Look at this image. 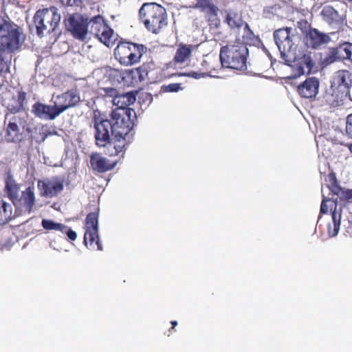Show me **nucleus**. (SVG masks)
Instances as JSON below:
<instances>
[{"instance_id":"obj_39","label":"nucleus","mask_w":352,"mask_h":352,"mask_svg":"<svg viewBox=\"0 0 352 352\" xmlns=\"http://www.w3.org/2000/svg\"><path fill=\"white\" fill-rule=\"evenodd\" d=\"M61 4L67 7L82 8V0H60Z\"/></svg>"},{"instance_id":"obj_36","label":"nucleus","mask_w":352,"mask_h":352,"mask_svg":"<svg viewBox=\"0 0 352 352\" xmlns=\"http://www.w3.org/2000/svg\"><path fill=\"white\" fill-rule=\"evenodd\" d=\"M219 8L217 6H212L211 10H207L206 17L208 19V22L210 26H213L214 28H217L220 24V20L218 18Z\"/></svg>"},{"instance_id":"obj_12","label":"nucleus","mask_w":352,"mask_h":352,"mask_svg":"<svg viewBox=\"0 0 352 352\" xmlns=\"http://www.w3.org/2000/svg\"><path fill=\"white\" fill-rule=\"evenodd\" d=\"M136 100V97L132 92H127L122 94H117L115 98H113V104L117 107L112 111H118L120 114L121 119L124 121L126 120H131L129 112L130 109L129 107L133 104Z\"/></svg>"},{"instance_id":"obj_13","label":"nucleus","mask_w":352,"mask_h":352,"mask_svg":"<svg viewBox=\"0 0 352 352\" xmlns=\"http://www.w3.org/2000/svg\"><path fill=\"white\" fill-rule=\"evenodd\" d=\"M333 34L332 32L330 34L323 33L314 28L311 30H309L305 36H303V41L308 48L319 49L321 46L331 41L330 34Z\"/></svg>"},{"instance_id":"obj_20","label":"nucleus","mask_w":352,"mask_h":352,"mask_svg":"<svg viewBox=\"0 0 352 352\" xmlns=\"http://www.w3.org/2000/svg\"><path fill=\"white\" fill-rule=\"evenodd\" d=\"M320 82L316 77L307 78L297 87L298 94L304 98H313L318 93Z\"/></svg>"},{"instance_id":"obj_17","label":"nucleus","mask_w":352,"mask_h":352,"mask_svg":"<svg viewBox=\"0 0 352 352\" xmlns=\"http://www.w3.org/2000/svg\"><path fill=\"white\" fill-rule=\"evenodd\" d=\"M328 178L329 183L327 186L332 194L337 196V198L333 201L335 204V208H336L338 199L340 201H350L352 199V190H344L341 188L338 184V181L334 173H330L328 175Z\"/></svg>"},{"instance_id":"obj_22","label":"nucleus","mask_w":352,"mask_h":352,"mask_svg":"<svg viewBox=\"0 0 352 352\" xmlns=\"http://www.w3.org/2000/svg\"><path fill=\"white\" fill-rule=\"evenodd\" d=\"M126 135H115L109 139L108 143L104 146L107 148L106 153L109 156H118L120 153H124L126 149Z\"/></svg>"},{"instance_id":"obj_19","label":"nucleus","mask_w":352,"mask_h":352,"mask_svg":"<svg viewBox=\"0 0 352 352\" xmlns=\"http://www.w3.org/2000/svg\"><path fill=\"white\" fill-rule=\"evenodd\" d=\"M291 28H280L274 32L275 43L281 54H286L292 50L293 42L290 36Z\"/></svg>"},{"instance_id":"obj_7","label":"nucleus","mask_w":352,"mask_h":352,"mask_svg":"<svg viewBox=\"0 0 352 352\" xmlns=\"http://www.w3.org/2000/svg\"><path fill=\"white\" fill-rule=\"evenodd\" d=\"M60 21V15L57 12L56 7H50L38 10L34 16L36 28V33L42 37L45 34L53 32L58 27Z\"/></svg>"},{"instance_id":"obj_40","label":"nucleus","mask_w":352,"mask_h":352,"mask_svg":"<svg viewBox=\"0 0 352 352\" xmlns=\"http://www.w3.org/2000/svg\"><path fill=\"white\" fill-rule=\"evenodd\" d=\"M298 27L301 30L303 36H305L309 30H311L314 28L306 20L304 19L300 20L298 22Z\"/></svg>"},{"instance_id":"obj_31","label":"nucleus","mask_w":352,"mask_h":352,"mask_svg":"<svg viewBox=\"0 0 352 352\" xmlns=\"http://www.w3.org/2000/svg\"><path fill=\"white\" fill-rule=\"evenodd\" d=\"M332 221L327 225V232L329 236L333 237L338 234L341 220V214L334 210L331 213Z\"/></svg>"},{"instance_id":"obj_14","label":"nucleus","mask_w":352,"mask_h":352,"mask_svg":"<svg viewBox=\"0 0 352 352\" xmlns=\"http://www.w3.org/2000/svg\"><path fill=\"white\" fill-rule=\"evenodd\" d=\"M80 101V98L77 89H72L57 96L56 107L60 114L67 109L76 106Z\"/></svg>"},{"instance_id":"obj_6","label":"nucleus","mask_w":352,"mask_h":352,"mask_svg":"<svg viewBox=\"0 0 352 352\" xmlns=\"http://www.w3.org/2000/svg\"><path fill=\"white\" fill-rule=\"evenodd\" d=\"M89 212L85 218V232L84 243L89 248L97 250H102L98 235V218L100 208L98 204L89 205Z\"/></svg>"},{"instance_id":"obj_48","label":"nucleus","mask_w":352,"mask_h":352,"mask_svg":"<svg viewBox=\"0 0 352 352\" xmlns=\"http://www.w3.org/2000/svg\"><path fill=\"white\" fill-rule=\"evenodd\" d=\"M5 67H6L5 70L3 69V68H1L0 69V75L3 76V74H6V73L10 72L9 67L8 65H5Z\"/></svg>"},{"instance_id":"obj_46","label":"nucleus","mask_w":352,"mask_h":352,"mask_svg":"<svg viewBox=\"0 0 352 352\" xmlns=\"http://www.w3.org/2000/svg\"><path fill=\"white\" fill-rule=\"evenodd\" d=\"M181 89V85L179 83H172L167 86V89L171 92H176Z\"/></svg>"},{"instance_id":"obj_51","label":"nucleus","mask_w":352,"mask_h":352,"mask_svg":"<svg viewBox=\"0 0 352 352\" xmlns=\"http://www.w3.org/2000/svg\"><path fill=\"white\" fill-rule=\"evenodd\" d=\"M348 1L352 2V0H348Z\"/></svg>"},{"instance_id":"obj_5","label":"nucleus","mask_w":352,"mask_h":352,"mask_svg":"<svg viewBox=\"0 0 352 352\" xmlns=\"http://www.w3.org/2000/svg\"><path fill=\"white\" fill-rule=\"evenodd\" d=\"M139 16L146 30L158 34L167 25V14L164 7L156 3H145L139 10Z\"/></svg>"},{"instance_id":"obj_9","label":"nucleus","mask_w":352,"mask_h":352,"mask_svg":"<svg viewBox=\"0 0 352 352\" xmlns=\"http://www.w3.org/2000/svg\"><path fill=\"white\" fill-rule=\"evenodd\" d=\"M65 29L78 41H84L88 34L89 21L80 14H71L65 20Z\"/></svg>"},{"instance_id":"obj_10","label":"nucleus","mask_w":352,"mask_h":352,"mask_svg":"<svg viewBox=\"0 0 352 352\" xmlns=\"http://www.w3.org/2000/svg\"><path fill=\"white\" fill-rule=\"evenodd\" d=\"M37 187L40 192L41 197H54L63 191L64 188V180L58 177L38 180Z\"/></svg>"},{"instance_id":"obj_37","label":"nucleus","mask_w":352,"mask_h":352,"mask_svg":"<svg viewBox=\"0 0 352 352\" xmlns=\"http://www.w3.org/2000/svg\"><path fill=\"white\" fill-rule=\"evenodd\" d=\"M43 228L46 230H56L60 231L65 229V225L60 223L54 222L50 219H43L41 221Z\"/></svg>"},{"instance_id":"obj_44","label":"nucleus","mask_w":352,"mask_h":352,"mask_svg":"<svg viewBox=\"0 0 352 352\" xmlns=\"http://www.w3.org/2000/svg\"><path fill=\"white\" fill-rule=\"evenodd\" d=\"M65 229H63V230H60V232H62L63 234H67V237L71 241H75L77 237L76 232L72 230L70 228H69L67 226H65Z\"/></svg>"},{"instance_id":"obj_32","label":"nucleus","mask_w":352,"mask_h":352,"mask_svg":"<svg viewBox=\"0 0 352 352\" xmlns=\"http://www.w3.org/2000/svg\"><path fill=\"white\" fill-rule=\"evenodd\" d=\"M19 189L20 186L12 176H8L6 179V192L12 201L19 197Z\"/></svg>"},{"instance_id":"obj_16","label":"nucleus","mask_w":352,"mask_h":352,"mask_svg":"<svg viewBox=\"0 0 352 352\" xmlns=\"http://www.w3.org/2000/svg\"><path fill=\"white\" fill-rule=\"evenodd\" d=\"M225 22L228 26L232 29L239 30L244 25L245 34L243 36L244 39L252 40V37L254 36L253 32L250 30L249 25L245 23L241 15L236 12H229L227 13Z\"/></svg>"},{"instance_id":"obj_26","label":"nucleus","mask_w":352,"mask_h":352,"mask_svg":"<svg viewBox=\"0 0 352 352\" xmlns=\"http://www.w3.org/2000/svg\"><path fill=\"white\" fill-rule=\"evenodd\" d=\"M148 74L146 69L143 67H139L133 69H125L122 73V78L124 83H133V79L135 77H138L140 81H142L145 79Z\"/></svg>"},{"instance_id":"obj_8","label":"nucleus","mask_w":352,"mask_h":352,"mask_svg":"<svg viewBox=\"0 0 352 352\" xmlns=\"http://www.w3.org/2000/svg\"><path fill=\"white\" fill-rule=\"evenodd\" d=\"M222 68H224V66L220 61V56L218 58L216 55L208 54L204 56L199 71L190 72L188 76L196 79L208 76L216 77Z\"/></svg>"},{"instance_id":"obj_38","label":"nucleus","mask_w":352,"mask_h":352,"mask_svg":"<svg viewBox=\"0 0 352 352\" xmlns=\"http://www.w3.org/2000/svg\"><path fill=\"white\" fill-rule=\"evenodd\" d=\"M212 6H216L211 0H197L193 8L199 9L201 12L211 10Z\"/></svg>"},{"instance_id":"obj_42","label":"nucleus","mask_w":352,"mask_h":352,"mask_svg":"<svg viewBox=\"0 0 352 352\" xmlns=\"http://www.w3.org/2000/svg\"><path fill=\"white\" fill-rule=\"evenodd\" d=\"M301 63H303L306 65V67L309 72L313 67L315 65V63L313 61L312 58L309 55L305 54L301 60Z\"/></svg>"},{"instance_id":"obj_1","label":"nucleus","mask_w":352,"mask_h":352,"mask_svg":"<svg viewBox=\"0 0 352 352\" xmlns=\"http://www.w3.org/2000/svg\"><path fill=\"white\" fill-rule=\"evenodd\" d=\"M118 111H111L110 119H100L94 117L96 144L98 146L104 147L110 139L115 135H127L133 128L131 120L124 121Z\"/></svg>"},{"instance_id":"obj_29","label":"nucleus","mask_w":352,"mask_h":352,"mask_svg":"<svg viewBox=\"0 0 352 352\" xmlns=\"http://www.w3.org/2000/svg\"><path fill=\"white\" fill-rule=\"evenodd\" d=\"M91 25L90 32L98 38L105 29H107V23L104 20L103 17L98 15L93 18L89 22V25Z\"/></svg>"},{"instance_id":"obj_47","label":"nucleus","mask_w":352,"mask_h":352,"mask_svg":"<svg viewBox=\"0 0 352 352\" xmlns=\"http://www.w3.org/2000/svg\"><path fill=\"white\" fill-rule=\"evenodd\" d=\"M322 12H325L327 14H328L329 15H331V16H333V14H337V12L331 7H327V8H325L323 10H322Z\"/></svg>"},{"instance_id":"obj_28","label":"nucleus","mask_w":352,"mask_h":352,"mask_svg":"<svg viewBox=\"0 0 352 352\" xmlns=\"http://www.w3.org/2000/svg\"><path fill=\"white\" fill-rule=\"evenodd\" d=\"M128 45L131 54L130 58L132 59L133 65L140 63L142 56L146 52L147 47L143 44L130 41H128Z\"/></svg>"},{"instance_id":"obj_50","label":"nucleus","mask_w":352,"mask_h":352,"mask_svg":"<svg viewBox=\"0 0 352 352\" xmlns=\"http://www.w3.org/2000/svg\"><path fill=\"white\" fill-rule=\"evenodd\" d=\"M349 148L350 151L352 152V144H349Z\"/></svg>"},{"instance_id":"obj_11","label":"nucleus","mask_w":352,"mask_h":352,"mask_svg":"<svg viewBox=\"0 0 352 352\" xmlns=\"http://www.w3.org/2000/svg\"><path fill=\"white\" fill-rule=\"evenodd\" d=\"M344 60L352 61V43H351L344 42L337 47H330L324 58V62L327 64Z\"/></svg>"},{"instance_id":"obj_2","label":"nucleus","mask_w":352,"mask_h":352,"mask_svg":"<svg viewBox=\"0 0 352 352\" xmlns=\"http://www.w3.org/2000/svg\"><path fill=\"white\" fill-rule=\"evenodd\" d=\"M4 124L5 138L8 142H21L27 135L33 133L32 125L25 113H7Z\"/></svg>"},{"instance_id":"obj_21","label":"nucleus","mask_w":352,"mask_h":352,"mask_svg":"<svg viewBox=\"0 0 352 352\" xmlns=\"http://www.w3.org/2000/svg\"><path fill=\"white\" fill-rule=\"evenodd\" d=\"M346 95V94L344 91H342L331 85L323 94L322 102L324 104L329 105L330 107H336L343 104L344 97Z\"/></svg>"},{"instance_id":"obj_33","label":"nucleus","mask_w":352,"mask_h":352,"mask_svg":"<svg viewBox=\"0 0 352 352\" xmlns=\"http://www.w3.org/2000/svg\"><path fill=\"white\" fill-rule=\"evenodd\" d=\"M12 213V206L0 199V226L7 223L11 219Z\"/></svg>"},{"instance_id":"obj_25","label":"nucleus","mask_w":352,"mask_h":352,"mask_svg":"<svg viewBox=\"0 0 352 352\" xmlns=\"http://www.w3.org/2000/svg\"><path fill=\"white\" fill-rule=\"evenodd\" d=\"M116 59L122 65H133V60L130 58L131 54L128 45V41H120L114 50Z\"/></svg>"},{"instance_id":"obj_18","label":"nucleus","mask_w":352,"mask_h":352,"mask_svg":"<svg viewBox=\"0 0 352 352\" xmlns=\"http://www.w3.org/2000/svg\"><path fill=\"white\" fill-rule=\"evenodd\" d=\"M117 164V161H110L100 153H93L90 155V165L94 172L103 173L113 170Z\"/></svg>"},{"instance_id":"obj_43","label":"nucleus","mask_w":352,"mask_h":352,"mask_svg":"<svg viewBox=\"0 0 352 352\" xmlns=\"http://www.w3.org/2000/svg\"><path fill=\"white\" fill-rule=\"evenodd\" d=\"M345 131L346 135L352 138V113L346 117Z\"/></svg>"},{"instance_id":"obj_3","label":"nucleus","mask_w":352,"mask_h":352,"mask_svg":"<svg viewBox=\"0 0 352 352\" xmlns=\"http://www.w3.org/2000/svg\"><path fill=\"white\" fill-rule=\"evenodd\" d=\"M25 34L21 27L0 16V50L13 52L22 45Z\"/></svg>"},{"instance_id":"obj_24","label":"nucleus","mask_w":352,"mask_h":352,"mask_svg":"<svg viewBox=\"0 0 352 352\" xmlns=\"http://www.w3.org/2000/svg\"><path fill=\"white\" fill-rule=\"evenodd\" d=\"M351 76L348 70H339L336 73L331 85L346 94L352 82Z\"/></svg>"},{"instance_id":"obj_49","label":"nucleus","mask_w":352,"mask_h":352,"mask_svg":"<svg viewBox=\"0 0 352 352\" xmlns=\"http://www.w3.org/2000/svg\"><path fill=\"white\" fill-rule=\"evenodd\" d=\"M170 324L172 325V329H173L177 325V322L176 320H173L170 322Z\"/></svg>"},{"instance_id":"obj_27","label":"nucleus","mask_w":352,"mask_h":352,"mask_svg":"<svg viewBox=\"0 0 352 352\" xmlns=\"http://www.w3.org/2000/svg\"><path fill=\"white\" fill-rule=\"evenodd\" d=\"M194 46L192 45L180 44L175 52L173 60L175 63H184L191 55Z\"/></svg>"},{"instance_id":"obj_23","label":"nucleus","mask_w":352,"mask_h":352,"mask_svg":"<svg viewBox=\"0 0 352 352\" xmlns=\"http://www.w3.org/2000/svg\"><path fill=\"white\" fill-rule=\"evenodd\" d=\"M32 112L38 118L46 120H54L60 115L58 108L36 102L32 105Z\"/></svg>"},{"instance_id":"obj_15","label":"nucleus","mask_w":352,"mask_h":352,"mask_svg":"<svg viewBox=\"0 0 352 352\" xmlns=\"http://www.w3.org/2000/svg\"><path fill=\"white\" fill-rule=\"evenodd\" d=\"M35 201L34 188L29 186L21 192L20 198L17 197L16 199L13 201V204L23 212L30 214L35 205Z\"/></svg>"},{"instance_id":"obj_45","label":"nucleus","mask_w":352,"mask_h":352,"mask_svg":"<svg viewBox=\"0 0 352 352\" xmlns=\"http://www.w3.org/2000/svg\"><path fill=\"white\" fill-rule=\"evenodd\" d=\"M331 199H333V198H331V199H327L326 197L323 198L321 205H320V213L324 214L328 212V206L327 205V202L331 201Z\"/></svg>"},{"instance_id":"obj_35","label":"nucleus","mask_w":352,"mask_h":352,"mask_svg":"<svg viewBox=\"0 0 352 352\" xmlns=\"http://www.w3.org/2000/svg\"><path fill=\"white\" fill-rule=\"evenodd\" d=\"M32 129L33 132H36V135L34 136L32 135V133L30 135H31V138H34L38 144L43 142L47 136L50 135V132L49 131L47 127L45 126L42 125L38 127H32Z\"/></svg>"},{"instance_id":"obj_34","label":"nucleus","mask_w":352,"mask_h":352,"mask_svg":"<svg viewBox=\"0 0 352 352\" xmlns=\"http://www.w3.org/2000/svg\"><path fill=\"white\" fill-rule=\"evenodd\" d=\"M97 38L108 47H112L116 41L113 30L109 26Z\"/></svg>"},{"instance_id":"obj_4","label":"nucleus","mask_w":352,"mask_h":352,"mask_svg":"<svg viewBox=\"0 0 352 352\" xmlns=\"http://www.w3.org/2000/svg\"><path fill=\"white\" fill-rule=\"evenodd\" d=\"M248 55L247 46L243 43L236 42L221 47L220 61L224 68L245 71Z\"/></svg>"},{"instance_id":"obj_30","label":"nucleus","mask_w":352,"mask_h":352,"mask_svg":"<svg viewBox=\"0 0 352 352\" xmlns=\"http://www.w3.org/2000/svg\"><path fill=\"white\" fill-rule=\"evenodd\" d=\"M14 100V104H8V110L11 113H24L22 110L24 109V103L26 100V93L22 90L17 92L16 98H13Z\"/></svg>"},{"instance_id":"obj_41","label":"nucleus","mask_w":352,"mask_h":352,"mask_svg":"<svg viewBox=\"0 0 352 352\" xmlns=\"http://www.w3.org/2000/svg\"><path fill=\"white\" fill-rule=\"evenodd\" d=\"M101 94L104 97H112L113 98H115L118 93L117 89L113 87H104L101 89Z\"/></svg>"}]
</instances>
